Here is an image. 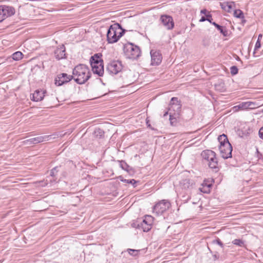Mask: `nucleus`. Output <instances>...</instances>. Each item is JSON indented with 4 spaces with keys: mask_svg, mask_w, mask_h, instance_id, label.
I'll use <instances>...</instances> for the list:
<instances>
[{
    "mask_svg": "<svg viewBox=\"0 0 263 263\" xmlns=\"http://www.w3.org/2000/svg\"><path fill=\"white\" fill-rule=\"evenodd\" d=\"M249 107V101L246 102H242L239 104L238 105L234 107V108H236L238 107L239 109H248Z\"/></svg>",
    "mask_w": 263,
    "mask_h": 263,
    "instance_id": "cd10ccee",
    "label": "nucleus"
},
{
    "mask_svg": "<svg viewBox=\"0 0 263 263\" xmlns=\"http://www.w3.org/2000/svg\"><path fill=\"white\" fill-rule=\"evenodd\" d=\"M206 21V16H202L199 20L200 22H203Z\"/></svg>",
    "mask_w": 263,
    "mask_h": 263,
    "instance_id": "ea45409f",
    "label": "nucleus"
},
{
    "mask_svg": "<svg viewBox=\"0 0 263 263\" xmlns=\"http://www.w3.org/2000/svg\"><path fill=\"white\" fill-rule=\"evenodd\" d=\"M120 167L128 173L133 172V169L124 161H121L120 163Z\"/></svg>",
    "mask_w": 263,
    "mask_h": 263,
    "instance_id": "b1692460",
    "label": "nucleus"
},
{
    "mask_svg": "<svg viewBox=\"0 0 263 263\" xmlns=\"http://www.w3.org/2000/svg\"><path fill=\"white\" fill-rule=\"evenodd\" d=\"M212 25H214L218 30L223 35V36L227 37L229 36L228 30L226 27L220 26L215 22H213Z\"/></svg>",
    "mask_w": 263,
    "mask_h": 263,
    "instance_id": "aec40b11",
    "label": "nucleus"
},
{
    "mask_svg": "<svg viewBox=\"0 0 263 263\" xmlns=\"http://www.w3.org/2000/svg\"><path fill=\"white\" fill-rule=\"evenodd\" d=\"M74 80L80 84L85 83L90 77L88 67L84 64L76 66L72 71Z\"/></svg>",
    "mask_w": 263,
    "mask_h": 263,
    "instance_id": "f257e3e1",
    "label": "nucleus"
},
{
    "mask_svg": "<svg viewBox=\"0 0 263 263\" xmlns=\"http://www.w3.org/2000/svg\"><path fill=\"white\" fill-rule=\"evenodd\" d=\"M179 185L182 189L186 190L192 187L193 182L190 179H184L180 181Z\"/></svg>",
    "mask_w": 263,
    "mask_h": 263,
    "instance_id": "dca6fc26",
    "label": "nucleus"
},
{
    "mask_svg": "<svg viewBox=\"0 0 263 263\" xmlns=\"http://www.w3.org/2000/svg\"><path fill=\"white\" fill-rule=\"evenodd\" d=\"M124 51L127 58L130 59H137L141 55L139 47L129 42L124 45Z\"/></svg>",
    "mask_w": 263,
    "mask_h": 263,
    "instance_id": "20e7f679",
    "label": "nucleus"
},
{
    "mask_svg": "<svg viewBox=\"0 0 263 263\" xmlns=\"http://www.w3.org/2000/svg\"><path fill=\"white\" fill-rule=\"evenodd\" d=\"M23 53L20 51H16L12 54V58L15 61H18L23 58Z\"/></svg>",
    "mask_w": 263,
    "mask_h": 263,
    "instance_id": "a878e982",
    "label": "nucleus"
},
{
    "mask_svg": "<svg viewBox=\"0 0 263 263\" xmlns=\"http://www.w3.org/2000/svg\"><path fill=\"white\" fill-rule=\"evenodd\" d=\"M103 62V60L100 59L98 54H95L93 56H91L90 59V63L91 67L93 66V64L95 66L102 64Z\"/></svg>",
    "mask_w": 263,
    "mask_h": 263,
    "instance_id": "6ab92c4d",
    "label": "nucleus"
},
{
    "mask_svg": "<svg viewBox=\"0 0 263 263\" xmlns=\"http://www.w3.org/2000/svg\"><path fill=\"white\" fill-rule=\"evenodd\" d=\"M52 135H45L40 136L35 138H31L29 139L23 141V143L25 145H30L32 144H36L43 142H45L49 140Z\"/></svg>",
    "mask_w": 263,
    "mask_h": 263,
    "instance_id": "9d476101",
    "label": "nucleus"
},
{
    "mask_svg": "<svg viewBox=\"0 0 263 263\" xmlns=\"http://www.w3.org/2000/svg\"><path fill=\"white\" fill-rule=\"evenodd\" d=\"M212 242L213 243H217V244H218L221 248H223V247H224L223 243L221 242V241L219 238H217V239H216L215 240H213Z\"/></svg>",
    "mask_w": 263,
    "mask_h": 263,
    "instance_id": "72a5a7b5",
    "label": "nucleus"
},
{
    "mask_svg": "<svg viewBox=\"0 0 263 263\" xmlns=\"http://www.w3.org/2000/svg\"><path fill=\"white\" fill-rule=\"evenodd\" d=\"M139 251V250H134L131 249H127V252L128 253L133 256H136L138 254Z\"/></svg>",
    "mask_w": 263,
    "mask_h": 263,
    "instance_id": "7c9ffc66",
    "label": "nucleus"
},
{
    "mask_svg": "<svg viewBox=\"0 0 263 263\" xmlns=\"http://www.w3.org/2000/svg\"><path fill=\"white\" fill-rule=\"evenodd\" d=\"M221 157L228 159L232 157V146L230 143L219 145V147Z\"/></svg>",
    "mask_w": 263,
    "mask_h": 263,
    "instance_id": "f8f14e48",
    "label": "nucleus"
},
{
    "mask_svg": "<svg viewBox=\"0 0 263 263\" xmlns=\"http://www.w3.org/2000/svg\"><path fill=\"white\" fill-rule=\"evenodd\" d=\"M231 73L232 75L236 74L238 72L237 67L235 66H233L230 68Z\"/></svg>",
    "mask_w": 263,
    "mask_h": 263,
    "instance_id": "c756f323",
    "label": "nucleus"
},
{
    "mask_svg": "<svg viewBox=\"0 0 263 263\" xmlns=\"http://www.w3.org/2000/svg\"><path fill=\"white\" fill-rule=\"evenodd\" d=\"M242 22H243V23H245V22H246V20H243L242 21Z\"/></svg>",
    "mask_w": 263,
    "mask_h": 263,
    "instance_id": "37998d69",
    "label": "nucleus"
},
{
    "mask_svg": "<svg viewBox=\"0 0 263 263\" xmlns=\"http://www.w3.org/2000/svg\"><path fill=\"white\" fill-rule=\"evenodd\" d=\"M55 58L58 60L63 59L66 58L65 47L64 45H61L54 51Z\"/></svg>",
    "mask_w": 263,
    "mask_h": 263,
    "instance_id": "2eb2a0df",
    "label": "nucleus"
},
{
    "mask_svg": "<svg viewBox=\"0 0 263 263\" xmlns=\"http://www.w3.org/2000/svg\"><path fill=\"white\" fill-rule=\"evenodd\" d=\"M168 111L169 114L173 112V114H176V113H178L179 115H180L181 104L177 98L173 97L171 99L169 104Z\"/></svg>",
    "mask_w": 263,
    "mask_h": 263,
    "instance_id": "0eeeda50",
    "label": "nucleus"
},
{
    "mask_svg": "<svg viewBox=\"0 0 263 263\" xmlns=\"http://www.w3.org/2000/svg\"><path fill=\"white\" fill-rule=\"evenodd\" d=\"M220 145H226V143H230L227 136L224 134L220 135L218 138Z\"/></svg>",
    "mask_w": 263,
    "mask_h": 263,
    "instance_id": "5701e85b",
    "label": "nucleus"
},
{
    "mask_svg": "<svg viewBox=\"0 0 263 263\" xmlns=\"http://www.w3.org/2000/svg\"><path fill=\"white\" fill-rule=\"evenodd\" d=\"M260 46H261V44H260L259 41L257 40V41L256 42V43L255 44L254 51L253 52L254 56H255V50L258 49V48H259L260 47Z\"/></svg>",
    "mask_w": 263,
    "mask_h": 263,
    "instance_id": "f704fd0d",
    "label": "nucleus"
},
{
    "mask_svg": "<svg viewBox=\"0 0 263 263\" xmlns=\"http://www.w3.org/2000/svg\"><path fill=\"white\" fill-rule=\"evenodd\" d=\"M152 221L153 217L147 215L140 223L138 224V228L142 229L144 232H148L152 229Z\"/></svg>",
    "mask_w": 263,
    "mask_h": 263,
    "instance_id": "9b49d317",
    "label": "nucleus"
},
{
    "mask_svg": "<svg viewBox=\"0 0 263 263\" xmlns=\"http://www.w3.org/2000/svg\"><path fill=\"white\" fill-rule=\"evenodd\" d=\"M233 14H234V16L237 18H244L243 13L240 9L235 10Z\"/></svg>",
    "mask_w": 263,
    "mask_h": 263,
    "instance_id": "bb28decb",
    "label": "nucleus"
},
{
    "mask_svg": "<svg viewBox=\"0 0 263 263\" xmlns=\"http://www.w3.org/2000/svg\"><path fill=\"white\" fill-rule=\"evenodd\" d=\"M257 107V104L255 102L249 101L248 109H254Z\"/></svg>",
    "mask_w": 263,
    "mask_h": 263,
    "instance_id": "2f4dec72",
    "label": "nucleus"
},
{
    "mask_svg": "<svg viewBox=\"0 0 263 263\" xmlns=\"http://www.w3.org/2000/svg\"><path fill=\"white\" fill-rule=\"evenodd\" d=\"M73 76L62 73L57 75L54 80V84L58 86H62L73 79Z\"/></svg>",
    "mask_w": 263,
    "mask_h": 263,
    "instance_id": "6e6552de",
    "label": "nucleus"
},
{
    "mask_svg": "<svg viewBox=\"0 0 263 263\" xmlns=\"http://www.w3.org/2000/svg\"><path fill=\"white\" fill-rule=\"evenodd\" d=\"M221 8L226 12H230L234 5L233 2H223L220 3Z\"/></svg>",
    "mask_w": 263,
    "mask_h": 263,
    "instance_id": "4be33fe9",
    "label": "nucleus"
},
{
    "mask_svg": "<svg viewBox=\"0 0 263 263\" xmlns=\"http://www.w3.org/2000/svg\"><path fill=\"white\" fill-rule=\"evenodd\" d=\"M208 12H209L208 11V10L206 9H202L200 11V13L201 14H205V15L208 14Z\"/></svg>",
    "mask_w": 263,
    "mask_h": 263,
    "instance_id": "e433bc0d",
    "label": "nucleus"
},
{
    "mask_svg": "<svg viewBox=\"0 0 263 263\" xmlns=\"http://www.w3.org/2000/svg\"><path fill=\"white\" fill-rule=\"evenodd\" d=\"M168 112H169L168 110L167 111H166V112H165V113L163 115V117H165L166 116H167L168 114Z\"/></svg>",
    "mask_w": 263,
    "mask_h": 263,
    "instance_id": "a19ab883",
    "label": "nucleus"
},
{
    "mask_svg": "<svg viewBox=\"0 0 263 263\" xmlns=\"http://www.w3.org/2000/svg\"><path fill=\"white\" fill-rule=\"evenodd\" d=\"M203 159L208 162L209 166L215 172L219 171L218 162L216 153L212 150L203 151L201 154Z\"/></svg>",
    "mask_w": 263,
    "mask_h": 263,
    "instance_id": "7ed1b4c3",
    "label": "nucleus"
},
{
    "mask_svg": "<svg viewBox=\"0 0 263 263\" xmlns=\"http://www.w3.org/2000/svg\"><path fill=\"white\" fill-rule=\"evenodd\" d=\"M180 117V115L176 113V114H173V112L170 113V124L172 126H175L177 125L178 122V119Z\"/></svg>",
    "mask_w": 263,
    "mask_h": 263,
    "instance_id": "412c9836",
    "label": "nucleus"
},
{
    "mask_svg": "<svg viewBox=\"0 0 263 263\" xmlns=\"http://www.w3.org/2000/svg\"><path fill=\"white\" fill-rule=\"evenodd\" d=\"M92 70L95 74H98L99 77H102L104 73V66L103 64H99L95 66L93 64V66L91 67Z\"/></svg>",
    "mask_w": 263,
    "mask_h": 263,
    "instance_id": "a211bd4d",
    "label": "nucleus"
},
{
    "mask_svg": "<svg viewBox=\"0 0 263 263\" xmlns=\"http://www.w3.org/2000/svg\"><path fill=\"white\" fill-rule=\"evenodd\" d=\"M233 244L238 246L239 247H242L244 245V242L239 239H235L232 241Z\"/></svg>",
    "mask_w": 263,
    "mask_h": 263,
    "instance_id": "c85d7f7f",
    "label": "nucleus"
},
{
    "mask_svg": "<svg viewBox=\"0 0 263 263\" xmlns=\"http://www.w3.org/2000/svg\"><path fill=\"white\" fill-rule=\"evenodd\" d=\"M15 13V9L11 6H0V22H2L6 18L13 15Z\"/></svg>",
    "mask_w": 263,
    "mask_h": 263,
    "instance_id": "1a4fd4ad",
    "label": "nucleus"
},
{
    "mask_svg": "<svg viewBox=\"0 0 263 263\" xmlns=\"http://www.w3.org/2000/svg\"><path fill=\"white\" fill-rule=\"evenodd\" d=\"M258 135L259 137L263 140V126L259 129Z\"/></svg>",
    "mask_w": 263,
    "mask_h": 263,
    "instance_id": "c9c22d12",
    "label": "nucleus"
},
{
    "mask_svg": "<svg viewBox=\"0 0 263 263\" xmlns=\"http://www.w3.org/2000/svg\"><path fill=\"white\" fill-rule=\"evenodd\" d=\"M151 55V64L152 65H158L161 63L162 57L160 51L152 50Z\"/></svg>",
    "mask_w": 263,
    "mask_h": 263,
    "instance_id": "4468645a",
    "label": "nucleus"
},
{
    "mask_svg": "<svg viewBox=\"0 0 263 263\" xmlns=\"http://www.w3.org/2000/svg\"><path fill=\"white\" fill-rule=\"evenodd\" d=\"M125 31L126 30L123 29L119 23L110 25L107 32V40L108 43L113 44L117 42Z\"/></svg>",
    "mask_w": 263,
    "mask_h": 263,
    "instance_id": "f03ea898",
    "label": "nucleus"
},
{
    "mask_svg": "<svg viewBox=\"0 0 263 263\" xmlns=\"http://www.w3.org/2000/svg\"><path fill=\"white\" fill-rule=\"evenodd\" d=\"M261 37H262V34H259L258 40L259 41L260 38H261Z\"/></svg>",
    "mask_w": 263,
    "mask_h": 263,
    "instance_id": "79ce46f5",
    "label": "nucleus"
},
{
    "mask_svg": "<svg viewBox=\"0 0 263 263\" xmlns=\"http://www.w3.org/2000/svg\"><path fill=\"white\" fill-rule=\"evenodd\" d=\"M45 92L44 90H36L32 95V100L36 102L42 100Z\"/></svg>",
    "mask_w": 263,
    "mask_h": 263,
    "instance_id": "f3484780",
    "label": "nucleus"
},
{
    "mask_svg": "<svg viewBox=\"0 0 263 263\" xmlns=\"http://www.w3.org/2000/svg\"><path fill=\"white\" fill-rule=\"evenodd\" d=\"M160 21L163 25L168 30H172L174 27V22L173 17L168 15H162Z\"/></svg>",
    "mask_w": 263,
    "mask_h": 263,
    "instance_id": "ddd939ff",
    "label": "nucleus"
},
{
    "mask_svg": "<svg viewBox=\"0 0 263 263\" xmlns=\"http://www.w3.org/2000/svg\"><path fill=\"white\" fill-rule=\"evenodd\" d=\"M213 257L214 258V260H217L219 258V255L217 253H215L213 255Z\"/></svg>",
    "mask_w": 263,
    "mask_h": 263,
    "instance_id": "58836bf2",
    "label": "nucleus"
},
{
    "mask_svg": "<svg viewBox=\"0 0 263 263\" xmlns=\"http://www.w3.org/2000/svg\"><path fill=\"white\" fill-rule=\"evenodd\" d=\"M170 206V202L167 200H162L154 206L153 213H155L157 216H158L168 209Z\"/></svg>",
    "mask_w": 263,
    "mask_h": 263,
    "instance_id": "423d86ee",
    "label": "nucleus"
},
{
    "mask_svg": "<svg viewBox=\"0 0 263 263\" xmlns=\"http://www.w3.org/2000/svg\"><path fill=\"white\" fill-rule=\"evenodd\" d=\"M57 168V167H55L51 170V172H50L51 176H55L54 172L56 171Z\"/></svg>",
    "mask_w": 263,
    "mask_h": 263,
    "instance_id": "4c0bfd02",
    "label": "nucleus"
},
{
    "mask_svg": "<svg viewBox=\"0 0 263 263\" xmlns=\"http://www.w3.org/2000/svg\"><path fill=\"white\" fill-rule=\"evenodd\" d=\"M123 65L120 61H113L110 62L107 66L106 71L111 75L117 74L121 71Z\"/></svg>",
    "mask_w": 263,
    "mask_h": 263,
    "instance_id": "39448f33",
    "label": "nucleus"
},
{
    "mask_svg": "<svg viewBox=\"0 0 263 263\" xmlns=\"http://www.w3.org/2000/svg\"><path fill=\"white\" fill-rule=\"evenodd\" d=\"M119 178L120 179V180L121 182L126 183H130V184H133L134 187L136 186L135 184H136L137 181L134 179H130V180L125 179H124L123 177L121 176H119Z\"/></svg>",
    "mask_w": 263,
    "mask_h": 263,
    "instance_id": "393cba45",
    "label": "nucleus"
},
{
    "mask_svg": "<svg viewBox=\"0 0 263 263\" xmlns=\"http://www.w3.org/2000/svg\"><path fill=\"white\" fill-rule=\"evenodd\" d=\"M212 20L213 18L212 15L210 14V12H208V14L206 15V21L209 22L211 24H212V23L214 22H212Z\"/></svg>",
    "mask_w": 263,
    "mask_h": 263,
    "instance_id": "473e14b6",
    "label": "nucleus"
}]
</instances>
